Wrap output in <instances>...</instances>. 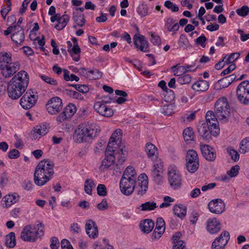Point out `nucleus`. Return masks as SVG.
<instances>
[{"instance_id":"nucleus-48","label":"nucleus","mask_w":249,"mask_h":249,"mask_svg":"<svg viewBox=\"0 0 249 249\" xmlns=\"http://www.w3.org/2000/svg\"><path fill=\"white\" fill-rule=\"evenodd\" d=\"M198 167L199 162H186V169L190 173H195L197 170Z\"/></svg>"},{"instance_id":"nucleus-18","label":"nucleus","mask_w":249,"mask_h":249,"mask_svg":"<svg viewBox=\"0 0 249 249\" xmlns=\"http://www.w3.org/2000/svg\"><path fill=\"white\" fill-rule=\"evenodd\" d=\"M11 38L13 42L17 45H21L24 41V31L21 26L16 25L14 33L12 34Z\"/></svg>"},{"instance_id":"nucleus-27","label":"nucleus","mask_w":249,"mask_h":249,"mask_svg":"<svg viewBox=\"0 0 249 249\" xmlns=\"http://www.w3.org/2000/svg\"><path fill=\"white\" fill-rule=\"evenodd\" d=\"M145 151L148 157L152 160L157 158L158 152L157 147L151 143H147L145 145Z\"/></svg>"},{"instance_id":"nucleus-53","label":"nucleus","mask_w":249,"mask_h":249,"mask_svg":"<svg viewBox=\"0 0 249 249\" xmlns=\"http://www.w3.org/2000/svg\"><path fill=\"white\" fill-rule=\"evenodd\" d=\"M237 14L241 17H246L249 13V7L247 6H243L241 8L236 10Z\"/></svg>"},{"instance_id":"nucleus-34","label":"nucleus","mask_w":249,"mask_h":249,"mask_svg":"<svg viewBox=\"0 0 249 249\" xmlns=\"http://www.w3.org/2000/svg\"><path fill=\"white\" fill-rule=\"evenodd\" d=\"M157 207V204L154 201H147L142 204L138 209L141 208L142 211H151Z\"/></svg>"},{"instance_id":"nucleus-36","label":"nucleus","mask_w":249,"mask_h":249,"mask_svg":"<svg viewBox=\"0 0 249 249\" xmlns=\"http://www.w3.org/2000/svg\"><path fill=\"white\" fill-rule=\"evenodd\" d=\"M236 76L235 74H232L228 76H226L222 78L219 81L220 84H222L223 87H228L234 81H236Z\"/></svg>"},{"instance_id":"nucleus-16","label":"nucleus","mask_w":249,"mask_h":249,"mask_svg":"<svg viewBox=\"0 0 249 249\" xmlns=\"http://www.w3.org/2000/svg\"><path fill=\"white\" fill-rule=\"evenodd\" d=\"M76 108L72 104H69L64 109V111L56 118V121L63 122L68 118H71L76 112Z\"/></svg>"},{"instance_id":"nucleus-26","label":"nucleus","mask_w":249,"mask_h":249,"mask_svg":"<svg viewBox=\"0 0 249 249\" xmlns=\"http://www.w3.org/2000/svg\"><path fill=\"white\" fill-rule=\"evenodd\" d=\"M192 89L198 92H205L209 88V83L204 80H200L192 85Z\"/></svg>"},{"instance_id":"nucleus-6","label":"nucleus","mask_w":249,"mask_h":249,"mask_svg":"<svg viewBox=\"0 0 249 249\" xmlns=\"http://www.w3.org/2000/svg\"><path fill=\"white\" fill-rule=\"evenodd\" d=\"M214 111L219 121L222 123L229 122L230 116V108L226 98H219L214 104Z\"/></svg>"},{"instance_id":"nucleus-35","label":"nucleus","mask_w":249,"mask_h":249,"mask_svg":"<svg viewBox=\"0 0 249 249\" xmlns=\"http://www.w3.org/2000/svg\"><path fill=\"white\" fill-rule=\"evenodd\" d=\"M196 63H192L191 65L185 64L183 66H181L179 68H178V71L177 72V73L178 71H180L182 74L186 73L187 72H193L196 71L197 69V67L194 69V67L196 65Z\"/></svg>"},{"instance_id":"nucleus-47","label":"nucleus","mask_w":249,"mask_h":249,"mask_svg":"<svg viewBox=\"0 0 249 249\" xmlns=\"http://www.w3.org/2000/svg\"><path fill=\"white\" fill-rule=\"evenodd\" d=\"M227 151L234 161H237L239 159L240 155L238 152L232 147H228Z\"/></svg>"},{"instance_id":"nucleus-52","label":"nucleus","mask_w":249,"mask_h":249,"mask_svg":"<svg viewBox=\"0 0 249 249\" xmlns=\"http://www.w3.org/2000/svg\"><path fill=\"white\" fill-rule=\"evenodd\" d=\"M239 53H232L226 57L225 63L230 64L237 60L240 56Z\"/></svg>"},{"instance_id":"nucleus-40","label":"nucleus","mask_w":249,"mask_h":249,"mask_svg":"<svg viewBox=\"0 0 249 249\" xmlns=\"http://www.w3.org/2000/svg\"><path fill=\"white\" fill-rule=\"evenodd\" d=\"M181 73L178 74V75L179 76L177 79V82L181 84H188L190 83L192 80V77L191 75L189 74H182L181 75Z\"/></svg>"},{"instance_id":"nucleus-28","label":"nucleus","mask_w":249,"mask_h":249,"mask_svg":"<svg viewBox=\"0 0 249 249\" xmlns=\"http://www.w3.org/2000/svg\"><path fill=\"white\" fill-rule=\"evenodd\" d=\"M18 198L19 196L17 193L7 195L3 198L4 203L2 205L4 207L8 208L18 202Z\"/></svg>"},{"instance_id":"nucleus-1","label":"nucleus","mask_w":249,"mask_h":249,"mask_svg":"<svg viewBox=\"0 0 249 249\" xmlns=\"http://www.w3.org/2000/svg\"><path fill=\"white\" fill-rule=\"evenodd\" d=\"M27 72L22 71L15 75L8 83V96L13 100L18 99L26 90L29 83Z\"/></svg>"},{"instance_id":"nucleus-41","label":"nucleus","mask_w":249,"mask_h":249,"mask_svg":"<svg viewBox=\"0 0 249 249\" xmlns=\"http://www.w3.org/2000/svg\"><path fill=\"white\" fill-rule=\"evenodd\" d=\"M175 105L173 104L164 105L160 108V112L165 115H171L173 112Z\"/></svg>"},{"instance_id":"nucleus-5","label":"nucleus","mask_w":249,"mask_h":249,"mask_svg":"<svg viewBox=\"0 0 249 249\" xmlns=\"http://www.w3.org/2000/svg\"><path fill=\"white\" fill-rule=\"evenodd\" d=\"M11 61L10 53H0V70H1V73L5 78L11 77L19 69V63H11Z\"/></svg>"},{"instance_id":"nucleus-7","label":"nucleus","mask_w":249,"mask_h":249,"mask_svg":"<svg viewBox=\"0 0 249 249\" xmlns=\"http://www.w3.org/2000/svg\"><path fill=\"white\" fill-rule=\"evenodd\" d=\"M168 180L170 186L174 190L179 189L182 185V177L177 167L171 165L168 168Z\"/></svg>"},{"instance_id":"nucleus-58","label":"nucleus","mask_w":249,"mask_h":249,"mask_svg":"<svg viewBox=\"0 0 249 249\" xmlns=\"http://www.w3.org/2000/svg\"><path fill=\"white\" fill-rule=\"evenodd\" d=\"M226 245V241L220 243L218 240H215L212 243V249H224Z\"/></svg>"},{"instance_id":"nucleus-45","label":"nucleus","mask_w":249,"mask_h":249,"mask_svg":"<svg viewBox=\"0 0 249 249\" xmlns=\"http://www.w3.org/2000/svg\"><path fill=\"white\" fill-rule=\"evenodd\" d=\"M68 86L75 88L79 92L83 93H87L89 91V88L86 85L68 84Z\"/></svg>"},{"instance_id":"nucleus-9","label":"nucleus","mask_w":249,"mask_h":249,"mask_svg":"<svg viewBox=\"0 0 249 249\" xmlns=\"http://www.w3.org/2000/svg\"><path fill=\"white\" fill-rule=\"evenodd\" d=\"M236 95L238 101L242 104H249V81L245 80L237 87Z\"/></svg>"},{"instance_id":"nucleus-13","label":"nucleus","mask_w":249,"mask_h":249,"mask_svg":"<svg viewBox=\"0 0 249 249\" xmlns=\"http://www.w3.org/2000/svg\"><path fill=\"white\" fill-rule=\"evenodd\" d=\"M137 185L135 189L138 195L142 196L145 194L148 188V178L146 174H141L138 178Z\"/></svg>"},{"instance_id":"nucleus-51","label":"nucleus","mask_w":249,"mask_h":249,"mask_svg":"<svg viewBox=\"0 0 249 249\" xmlns=\"http://www.w3.org/2000/svg\"><path fill=\"white\" fill-rule=\"evenodd\" d=\"M137 12L142 17L146 16L148 14L147 5L144 4L140 5L138 7Z\"/></svg>"},{"instance_id":"nucleus-31","label":"nucleus","mask_w":249,"mask_h":249,"mask_svg":"<svg viewBox=\"0 0 249 249\" xmlns=\"http://www.w3.org/2000/svg\"><path fill=\"white\" fill-rule=\"evenodd\" d=\"M80 51L81 49L78 44L73 45L71 49H68V52L72 57V59L76 62L79 60Z\"/></svg>"},{"instance_id":"nucleus-4","label":"nucleus","mask_w":249,"mask_h":249,"mask_svg":"<svg viewBox=\"0 0 249 249\" xmlns=\"http://www.w3.org/2000/svg\"><path fill=\"white\" fill-rule=\"evenodd\" d=\"M44 234V224L38 222L36 224L24 227L21 232L20 237L24 241L35 242L38 238H41Z\"/></svg>"},{"instance_id":"nucleus-12","label":"nucleus","mask_w":249,"mask_h":249,"mask_svg":"<svg viewBox=\"0 0 249 249\" xmlns=\"http://www.w3.org/2000/svg\"><path fill=\"white\" fill-rule=\"evenodd\" d=\"M135 180L132 179L122 177L120 182V187L122 193L125 195L131 194L135 189Z\"/></svg>"},{"instance_id":"nucleus-32","label":"nucleus","mask_w":249,"mask_h":249,"mask_svg":"<svg viewBox=\"0 0 249 249\" xmlns=\"http://www.w3.org/2000/svg\"><path fill=\"white\" fill-rule=\"evenodd\" d=\"M5 244L9 248H13L16 246V236L14 232H11L5 236Z\"/></svg>"},{"instance_id":"nucleus-15","label":"nucleus","mask_w":249,"mask_h":249,"mask_svg":"<svg viewBox=\"0 0 249 249\" xmlns=\"http://www.w3.org/2000/svg\"><path fill=\"white\" fill-rule=\"evenodd\" d=\"M210 211L215 214H221L225 211V205L220 199L211 201L208 204Z\"/></svg>"},{"instance_id":"nucleus-14","label":"nucleus","mask_w":249,"mask_h":249,"mask_svg":"<svg viewBox=\"0 0 249 249\" xmlns=\"http://www.w3.org/2000/svg\"><path fill=\"white\" fill-rule=\"evenodd\" d=\"M112 152H113V148L108 149V147H107L105 152L106 158L102 161L99 167V170L102 172H104L108 169L114 163L115 156L112 154Z\"/></svg>"},{"instance_id":"nucleus-25","label":"nucleus","mask_w":249,"mask_h":249,"mask_svg":"<svg viewBox=\"0 0 249 249\" xmlns=\"http://www.w3.org/2000/svg\"><path fill=\"white\" fill-rule=\"evenodd\" d=\"M154 222L150 219H146L141 221L140 228L143 233L150 232L154 227Z\"/></svg>"},{"instance_id":"nucleus-11","label":"nucleus","mask_w":249,"mask_h":249,"mask_svg":"<svg viewBox=\"0 0 249 249\" xmlns=\"http://www.w3.org/2000/svg\"><path fill=\"white\" fill-rule=\"evenodd\" d=\"M46 109L50 114H56L62 108V102L58 97L50 99L46 104Z\"/></svg>"},{"instance_id":"nucleus-20","label":"nucleus","mask_w":249,"mask_h":249,"mask_svg":"<svg viewBox=\"0 0 249 249\" xmlns=\"http://www.w3.org/2000/svg\"><path fill=\"white\" fill-rule=\"evenodd\" d=\"M85 230L89 237L95 238L98 234L97 226L95 221L91 219L87 220L85 224Z\"/></svg>"},{"instance_id":"nucleus-42","label":"nucleus","mask_w":249,"mask_h":249,"mask_svg":"<svg viewBox=\"0 0 249 249\" xmlns=\"http://www.w3.org/2000/svg\"><path fill=\"white\" fill-rule=\"evenodd\" d=\"M162 98L167 103L172 102L175 98L174 91L170 89L164 91L162 93Z\"/></svg>"},{"instance_id":"nucleus-44","label":"nucleus","mask_w":249,"mask_h":249,"mask_svg":"<svg viewBox=\"0 0 249 249\" xmlns=\"http://www.w3.org/2000/svg\"><path fill=\"white\" fill-rule=\"evenodd\" d=\"M249 151V142L247 138H245L241 141L240 143V150L241 153L245 154Z\"/></svg>"},{"instance_id":"nucleus-3","label":"nucleus","mask_w":249,"mask_h":249,"mask_svg":"<svg viewBox=\"0 0 249 249\" xmlns=\"http://www.w3.org/2000/svg\"><path fill=\"white\" fill-rule=\"evenodd\" d=\"M99 131L98 126L95 124H83L75 130L73 139L77 143L87 142L95 138Z\"/></svg>"},{"instance_id":"nucleus-19","label":"nucleus","mask_w":249,"mask_h":249,"mask_svg":"<svg viewBox=\"0 0 249 249\" xmlns=\"http://www.w3.org/2000/svg\"><path fill=\"white\" fill-rule=\"evenodd\" d=\"M200 148L203 156L208 161H213L216 158L214 149L207 144H200Z\"/></svg>"},{"instance_id":"nucleus-59","label":"nucleus","mask_w":249,"mask_h":249,"mask_svg":"<svg viewBox=\"0 0 249 249\" xmlns=\"http://www.w3.org/2000/svg\"><path fill=\"white\" fill-rule=\"evenodd\" d=\"M239 169L238 165L233 166L227 172V174L231 178L235 177L238 175Z\"/></svg>"},{"instance_id":"nucleus-23","label":"nucleus","mask_w":249,"mask_h":249,"mask_svg":"<svg viewBox=\"0 0 249 249\" xmlns=\"http://www.w3.org/2000/svg\"><path fill=\"white\" fill-rule=\"evenodd\" d=\"M121 130L120 129L116 130L112 134L107 147L109 148H113L115 145L119 146V143L121 142Z\"/></svg>"},{"instance_id":"nucleus-30","label":"nucleus","mask_w":249,"mask_h":249,"mask_svg":"<svg viewBox=\"0 0 249 249\" xmlns=\"http://www.w3.org/2000/svg\"><path fill=\"white\" fill-rule=\"evenodd\" d=\"M48 132V127L46 124H42L39 125H37L35 128V133L34 134V137L36 139L37 138L38 134L39 138L41 136H44Z\"/></svg>"},{"instance_id":"nucleus-24","label":"nucleus","mask_w":249,"mask_h":249,"mask_svg":"<svg viewBox=\"0 0 249 249\" xmlns=\"http://www.w3.org/2000/svg\"><path fill=\"white\" fill-rule=\"evenodd\" d=\"M205 118L206 121L204 123H207L208 125L213 127H218V119L216 117L215 111H208L206 114Z\"/></svg>"},{"instance_id":"nucleus-61","label":"nucleus","mask_w":249,"mask_h":249,"mask_svg":"<svg viewBox=\"0 0 249 249\" xmlns=\"http://www.w3.org/2000/svg\"><path fill=\"white\" fill-rule=\"evenodd\" d=\"M66 91H68V93L69 94V95L73 98H75L79 100H81L83 98L81 94H80L77 91L67 89L66 90Z\"/></svg>"},{"instance_id":"nucleus-38","label":"nucleus","mask_w":249,"mask_h":249,"mask_svg":"<svg viewBox=\"0 0 249 249\" xmlns=\"http://www.w3.org/2000/svg\"><path fill=\"white\" fill-rule=\"evenodd\" d=\"M70 20V17L67 15H64L62 16L61 20L57 21L58 23L55 26L56 29L61 30L63 29L67 24Z\"/></svg>"},{"instance_id":"nucleus-17","label":"nucleus","mask_w":249,"mask_h":249,"mask_svg":"<svg viewBox=\"0 0 249 249\" xmlns=\"http://www.w3.org/2000/svg\"><path fill=\"white\" fill-rule=\"evenodd\" d=\"M134 43L137 49L143 52H147L148 49V43L144 36L135 34L133 37Z\"/></svg>"},{"instance_id":"nucleus-8","label":"nucleus","mask_w":249,"mask_h":249,"mask_svg":"<svg viewBox=\"0 0 249 249\" xmlns=\"http://www.w3.org/2000/svg\"><path fill=\"white\" fill-rule=\"evenodd\" d=\"M197 131L199 135L207 142L212 139V136H216L220 132L219 127H213L208 124L207 123H202L197 127Z\"/></svg>"},{"instance_id":"nucleus-33","label":"nucleus","mask_w":249,"mask_h":249,"mask_svg":"<svg viewBox=\"0 0 249 249\" xmlns=\"http://www.w3.org/2000/svg\"><path fill=\"white\" fill-rule=\"evenodd\" d=\"M199 162L197 154L193 149L188 151L186 156V162L191 163L192 162Z\"/></svg>"},{"instance_id":"nucleus-55","label":"nucleus","mask_w":249,"mask_h":249,"mask_svg":"<svg viewBox=\"0 0 249 249\" xmlns=\"http://www.w3.org/2000/svg\"><path fill=\"white\" fill-rule=\"evenodd\" d=\"M40 77L42 80L45 81L46 83L53 86H56L57 85V81L50 77H49L45 75H41Z\"/></svg>"},{"instance_id":"nucleus-63","label":"nucleus","mask_w":249,"mask_h":249,"mask_svg":"<svg viewBox=\"0 0 249 249\" xmlns=\"http://www.w3.org/2000/svg\"><path fill=\"white\" fill-rule=\"evenodd\" d=\"M59 246V242L58 238L56 237H53L51 238V243L50 248L51 249H58Z\"/></svg>"},{"instance_id":"nucleus-54","label":"nucleus","mask_w":249,"mask_h":249,"mask_svg":"<svg viewBox=\"0 0 249 249\" xmlns=\"http://www.w3.org/2000/svg\"><path fill=\"white\" fill-rule=\"evenodd\" d=\"M178 43L180 47L187 48L189 45L187 38L184 35H180Z\"/></svg>"},{"instance_id":"nucleus-62","label":"nucleus","mask_w":249,"mask_h":249,"mask_svg":"<svg viewBox=\"0 0 249 249\" xmlns=\"http://www.w3.org/2000/svg\"><path fill=\"white\" fill-rule=\"evenodd\" d=\"M103 111L101 115L103 116L106 117H111L113 115V111L112 108L108 107L106 105L104 108Z\"/></svg>"},{"instance_id":"nucleus-60","label":"nucleus","mask_w":249,"mask_h":249,"mask_svg":"<svg viewBox=\"0 0 249 249\" xmlns=\"http://www.w3.org/2000/svg\"><path fill=\"white\" fill-rule=\"evenodd\" d=\"M207 38L204 35H201V36L198 37L196 39L195 41L196 44L200 45L203 48H205L206 46L205 42Z\"/></svg>"},{"instance_id":"nucleus-56","label":"nucleus","mask_w":249,"mask_h":249,"mask_svg":"<svg viewBox=\"0 0 249 249\" xmlns=\"http://www.w3.org/2000/svg\"><path fill=\"white\" fill-rule=\"evenodd\" d=\"M97 194L101 196H105L107 194V188L104 184H99L97 187Z\"/></svg>"},{"instance_id":"nucleus-2","label":"nucleus","mask_w":249,"mask_h":249,"mask_svg":"<svg viewBox=\"0 0 249 249\" xmlns=\"http://www.w3.org/2000/svg\"><path fill=\"white\" fill-rule=\"evenodd\" d=\"M54 164L48 159L40 161L36 166L34 175L35 183L42 186L48 182L54 174Z\"/></svg>"},{"instance_id":"nucleus-64","label":"nucleus","mask_w":249,"mask_h":249,"mask_svg":"<svg viewBox=\"0 0 249 249\" xmlns=\"http://www.w3.org/2000/svg\"><path fill=\"white\" fill-rule=\"evenodd\" d=\"M61 246L62 249H73L69 240L66 239L62 240L61 242Z\"/></svg>"},{"instance_id":"nucleus-10","label":"nucleus","mask_w":249,"mask_h":249,"mask_svg":"<svg viewBox=\"0 0 249 249\" xmlns=\"http://www.w3.org/2000/svg\"><path fill=\"white\" fill-rule=\"evenodd\" d=\"M37 97L34 92L30 89L26 91L20 100V105L23 108L29 109L32 108L36 103Z\"/></svg>"},{"instance_id":"nucleus-21","label":"nucleus","mask_w":249,"mask_h":249,"mask_svg":"<svg viewBox=\"0 0 249 249\" xmlns=\"http://www.w3.org/2000/svg\"><path fill=\"white\" fill-rule=\"evenodd\" d=\"M207 230L211 234L219 232L221 228L220 222L215 218L209 219L207 221Z\"/></svg>"},{"instance_id":"nucleus-46","label":"nucleus","mask_w":249,"mask_h":249,"mask_svg":"<svg viewBox=\"0 0 249 249\" xmlns=\"http://www.w3.org/2000/svg\"><path fill=\"white\" fill-rule=\"evenodd\" d=\"M162 170H158L153 168L152 171V176L157 183H159L161 180L162 178Z\"/></svg>"},{"instance_id":"nucleus-57","label":"nucleus","mask_w":249,"mask_h":249,"mask_svg":"<svg viewBox=\"0 0 249 249\" xmlns=\"http://www.w3.org/2000/svg\"><path fill=\"white\" fill-rule=\"evenodd\" d=\"M164 6L173 12H178L179 10L178 7L175 4H174L169 0L165 1Z\"/></svg>"},{"instance_id":"nucleus-43","label":"nucleus","mask_w":249,"mask_h":249,"mask_svg":"<svg viewBox=\"0 0 249 249\" xmlns=\"http://www.w3.org/2000/svg\"><path fill=\"white\" fill-rule=\"evenodd\" d=\"M183 135L185 141H192L194 138V133L193 128L191 127L185 128L183 132Z\"/></svg>"},{"instance_id":"nucleus-29","label":"nucleus","mask_w":249,"mask_h":249,"mask_svg":"<svg viewBox=\"0 0 249 249\" xmlns=\"http://www.w3.org/2000/svg\"><path fill=\"white\" fill-rule=\"evenodd\" d=\"M174 214L182 219L186 214V207L182 204L176 205L173 208Z\"/></svg>"},{"instance_id":"nucleus-50","label":"nucleus","mask_w":249,"mask_h":249,"mask_svg":"<svg viewBox=\"0 0 249 249\" xmlns=\"http://www.w3.org/2000/svg\"><path fill=\"white\" fill-rule=\"evenodd\" d=\"M106 104L103 102L98 101L94 104V109L97 113L101 115L103 112H104L103 110Z\"/></svg>"},{"instance_id":"nucleus-39","label":"nucleus","mask_w":249,"mask_h":249,"mask_svg":"<svg viewBox=\"0 0 249 249\" xmlns=\"http://www.w3.org/2000/svg\"><path fill=\"white\" fill-rule=\"evenodd\" d=\"M95 187V184L92 179H87L85 181L84 190L87 194L91 195L92 194V189Z\"/></svg>"},{"instance_id":"nucleus-37","label":"nucleus","mask_w":249,"mask_h":249,"mask_svg":"<svg viewBox=\"0 0 249 249\" xmlns=\"http://www.w3.org/2000/svg\"><path fill=\"white\" fill-rule=\"evenodd\" d=\"M136 173L132 166H128L124 170L123 177L135 180Z\"/></svg>"},{"instance_id":"nucleus-22","label":"nucleus","mask_w":249,"mask_h":249,"mask_svg":"<svg viewBox=\"0 0 249 249\" xmlns=\"http://www.w3.org/2000/svg\"><path fill=\"white\" fill-rule=\"evenodd\" d=\"M112 153L115 156V159H118L120 164H122L125 160L127 152L124 146H119L118 149L116 146H114Z\"/></svg>"},{"instance_id":"nucleus-49","label":"nucleus","mask_w":249,"mask_h":249,"mask_svg":"<svg viewBox=\"0 0 249 249\" xmlns=\"http://www.w3.org/2000/svg\"><path fill=\"white\" fill-rule=\"evenodd\" d=\"M73 18L79 26H83L85 23V19L83 15L73 13Z\"/></svg>"}]
</instances>
